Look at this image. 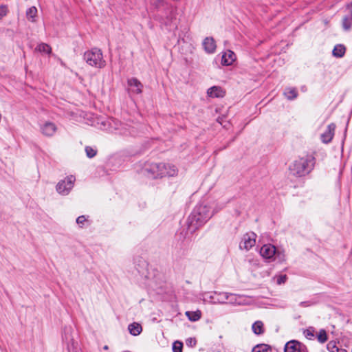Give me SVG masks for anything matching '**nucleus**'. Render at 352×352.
<instances>
[{
  "instance_id": "f257e3e1",
  "label": "nucleus",
  "mask_w": 352,
  "mask_h": 352,
  "mask_svg": "<svg viewBox=\"0 0 352 352\" xmlns=\"http://www.w3.org/2000/svg\"><path fill=\"white\" fill-rule=\"evenodd\" d=\"M316 158L313 155H306L295 160L289 166L291 175L302 177L309 175L314 168Z\"/></svg>"
},
{
  "instance_id": "f03ea898",
  "label": "nucleus",
  "mask_w": 352,
  "mask_h": 352,
  "mask_svg": "<svg viewBox=\"0 0 352 352\" xmlns=\"http://www.w3.org/2000/svg\"><path fill=\"white\" fill-rule=\"evenodd\" d=\"M142 172L148 178L157 179L166 176L173 177L176 175L177 169L174 165L149 163L144 166Z\"/></svg>"
},
{
  "instance_id": "7ed1b4c3",
  "label": "nucleus",
  "mask_w": 352,
  "mask_h": 352,
  "mask_svg": "<svg viewBox=\"0 0 352 352\" xmlns=\"http://www.w3.org/2000/svg\"><path fill=\"white\" fill-rule=\"evenodd\" d=\"M213 215L210 208L204 204L197 205L188 219L190 229L195 230L208 221Z\"/></svg>"
},
{
  "instance_id": "20e7f679",
  "label": "nucleus",
  "mask_w": 352,
  "mask_h": 352,
  "mask_svg": "<svg viewBox=\"0 0 352 352\" xmlns=\"http://www.w3.org/2000/svg\"><path fill=\"white\" fill-rule=\"evenodd\" d=\"M84 60L89 65L96 68L101 69L106 65L102 51L96 47L85 52Z\"/></svg>"
},
{
  "instance_id": "39448f33",
  "label": "nucleus",
  "mask_w": 352,
  "mask_h": 352,
  "mask_svg": "<svg viewBox=\"0 0 352 352\" xmlns=\"http://www.w3.org/2000/svg\"><path fill=\"white\" fill-rule=\"evenodd\" d=\"M104 129L108 130L111 133H119L126 135L131 133L129 128L126 124H124L116 119H111L107 122H102Z\"/></svg>"
},
{
  "instance_id": "423d86ee",
  "label": "nucleus",
  "mask_w": 352,
  "mask_h": 352,
  "mask_svg": "<svg viewBox=\"0 0 352 352\" xmlns=\"http://www.w3.org/2000/svg\"><path fill=\"white\" fill-rule=\"evenodd\" d=\"M214 294L215 295V302L219 304L224 303H230V304H238L240 305L241 302L238 301V298H240L239 296H237L234 294L227 293V292H214Z\"/></svg>"
},
{
  "instance_id": "0eeeda50",
  "label": "nucleus",
  "mask_w": 352,
  "mask_h": 352,
  "mask_svg": "<svg viewBox=\"0 0 352 352\" xmlns=\"http://www.w3.org/2000/svg\"><path fill=\"white\" fill-rule=\"evenodd\" d=\"M76 178L73 175L67 177L65 179L60 180L56 185V190L63 195H68L74 187Z\"/></svg>"
},
{
  "instance_id": "6e6552de",
  "label": "nucleus",
  "mask_w": 352,
  "mask_h": 352,
  "mask_svg": "<svg viewBox=\"0 0 352 352\" xmlns=\"http://www.w3.org/2000/svg\"><path fill=\"white\" fill-rule=\"evenodd\" d=\"M256 234L254 232H248L243 235L242 240L239 244L241 250L248 251L256 244Z\"/></svg>"
},
{
  "instance_id": "1a4fd4ad",
  "label": "nucleus",
  "mask_w": 352,
  "mask_h": 352,
  "mask_svg": "<svg viewBox=\"0 0 352 352\" xmlns=\"http://www.w3.org/2000/svg\"><path fill=\"white\" fill-rule=\"evenodd\" d=\"M285 352H308V351L305 344L296 340H291L285 344Z\"/></svg>"
},
{
  "instance_id": "9d476101",
  "label": "nucleus",
  "mask_w": 352,
  "mask_h": 352,
  "mask_svg": "<svg viewBox=\"0 0 352 352\" xmlns=\"http://www.w3.org/2000/svg\"><path fill=\"white\" fill-rule=\"evenodd\" d=\"M336 130V124L331 123L327 126V129L320 135V140L324 144H329L331 142Z\"/></svg>"
},
{
  "instance_id": "9b49d317",
  "label": "nucleus",
  "mask_w": 352,
  "mask_h": 352,
  "mask_svg": "<svg viewBox=\"0 0 352 352\" xmlns=\"http://www.w3.org/2000/svg\"><path fill=\"white\" fill-rule=\"evenodd\" d=\"M276 253V249L275 246L272 244H265L263 245L260 250V254L267 260L272 259Z\"/></svg>"
},
{
  "instance_id": "f8f14e48",
  "label": "nucleus",
  "mask_w": 352,
  "mask_h": 352,
  "mask_svg": "<svg viewBox=\"0 0 352 352\" xmlns=\"http://www.w3.org/2000/svg\"><path fill=\"white\" fill-rule=\"evenodd\" d=\"M128 86L129 87V90L133 94H140L142 91L143 85L135 78H131L127 81Z\"/></svg>"
},
{
  "instance_id": "ddd939ff",
  "label": "nucleus",
  "mask_w": 352,
  "mask_h": 352,
  "mask_svg": "<svg viewBox=\"0 0 352 352\" xmlns=\"http://www.w3.org/2000/svg\"><path fill=\"white\" fill-rule=\"evenodd\" d=\"M56 126L54 123L46 122L41 126V131L45 136H52L56 131Z\"/></svg>"
},
{
  "instance_id": "4468645a",
  "label": "nucleus",
  "mask_w": 352,
  "mask_h": 352,
  "mask_svg": "<svg viewBox=\"0 0 352 352\" xmlns=\"http://www.w3.org/2000/svg\"><path fill=\"white\" fill-rule=\"evenodd\" d=\"M204 49L208 54H212L216 50V43L212 37H206L203 41Z\"/></svg>"
},
{
  "instance_id": "2eb2a0df",
  "label": "nucleus",
  "mask_w": 352,
  "mask_h": 352,
  "mask_svg": "<svg viewBox=\"0 0 352 352\" xmlns=\"http://www.w3.org/2000/svg\"><path fill=\"white\" fill-rule=\"evenodd\" d=\"M235 59H236L235 54L231 50H228V51L225 52L222 56L221 63L223 65L228 66V65H232L234 63V61L235 60Z\"/></svg>"
},
{
  "instance_id": "dca6fc26",
  "label": "nucleus",
  "mask_w": 352,
  "mask_h": 352,
  "mask_svg": "<svg viewBox=\"0 0 352 352\" xmlns=\"http://www.w3.org/2000/svg\"><path fill=\"white\" fill-rule=\"evenodd\" d=\"M207 94L211 98H223L225 96V91L218 86H213L207 91Z\"/></svg>"
},
{
  "instance_id": "f3484780",
  "label": "nucleus",
  "mask_w": 352,
  "mask_h": 352,
  "mask_svg": "<svg viewBox=\"0 0 352 352\" xmlns=\"http://www.w3.org/2000/svg\"><path fill=\"white\" fill-rule=\"evenodd\" d=\"M72 328L71 327H65L63 329V340L67 344L68 351H70L69 344H73L74 339L72 336Z\"/></svg>"
},
{
  "instance_id": "a211bd4d",
  "label": "nucleus",
  "mask_w": 352,
  "mask_h": 352,
  "mask_svg": "<svg viewBox=\"0 0 352 352\" xmlns=\"http://www.w3.org/2000/svg\"><path fill=\"white\" fill-rule=\"evenodd\" d=\"M199 298L204 302L216 304L214 292H204L200 294Z\"/></svg>"
},
{
  "instance_id": "6ab92c4d",
  "label": "nucleus",
  "mask_w": 352,
  "mask_h": 352,
  "mask_svg": "<svg viewBox=\"0 0 352 352\" xmlns=\"http://www.w3.org/2000/svg\"><path fill=\"white\" fill-rule=\"evenodd\" d=\"M345 52H346L345 47L342 44H338L334 47V48L332 51V54H333V56L335 57L342 58L344 56Z\"/></svg>"
},
{
  "instance_id": "aec40b11",
  "label": "nucleus",
  "mask_w": 352,
  "mask_h": 352,
  "mask_svg": "<svg viewBox=\"0 0 352 352\" xmlns=\"http://www.w3.org/2000/svg\"><path fill=\"white\" fill-rule=\"evenodd\" d=\"M129 333L133 336H138L142 331V326L137 322H133L128 327Z\"/></svg>"
},
{
  "instance_id": "412c9836",
  "label": "nucleus",
  "mask_w": 352,
  "mask_h": 352,
  "mask_svg": "<svg viewBox=\"0 0 352 352\" xmlns=\"http://www.w3.org/2000/svg\"><path fill=\"white\" fill-rule=\"evenodd\" d=\"M284 95L288 100H294L297 98L298 92L296 88L288 87L284 91Z\"/></svg>"
},
{
  "instance_id": "4be33fe9",
  "label": "nucleus",
  "mask_w": 352,
  "mask_h": 352,
  "mask_svg": "<svg viewBox=\"0 0 352 352\" xmlns=\"http://www.w3.org/2000/svg\"><path fill=\"white\" fill-rule=\"evenodd\" d=\"M186 316L188 317L189 320L195 322L201 318V312L199 310L196 311H188L186 312Z\"/></svg>"
},
{
  "instance_id": "5701e85b",
  "label": "nucleus",
  "mask_w": 352,
  "mask_h": 352,
  "mask_svg": "<svg viewBox=\"0 0 352 352\" xmlns=\"http://www.w3.org/2000/svg\"><path fill=\"white\" fill-rule=\"evenodd\" d=\"M252 329L255 334L261 335L263 333V324L261 321H256L252 324Z\"/></svg>"
},
{
  "instance_id": "b1692460",
  "label": "nucleus",
  "mask_w": 352,
  "mask_h": 352,
  "mask_svg": "<svg viewBox=\"0 0 352 352\" xmlns=\"http://www.w3.org/2000/svg\"><path fill=\"white\" fill-rule=\"evenodd\" d=\"M37 14V9L35 6H32L28 9L26 11V16L28 19V20H30L32 21H34V18L36 16Z\"/></svg>"
},
{
  "instance_id": "393cba45",
  "label": "nucleus",
  "mask_w": 352,
  "mask_h": 352,
  "mask_svg": "<svg viewBox=\"0 0 352 352\" xmlns=\"http://www.w3.org/2000/svg\"><path fill=\"white\" fill-rule=\"evenodd\" d=\"M352 25V19L350 16H344L342 19V27L344 30H350Z\"/></svg>"
},
{
  "instance_id": "a878e982",
  "label": "nucleus",
  "mask_w": 352,
  "mask_h": 352,
  "mask_svg": "<svg viewBox=\"0 0 352 352\" xmlns=\"http://www.w3.org/2000/svg\"><path fill=\"white\" fill-rule=\"evenodd\" d=\"M317 339L319 342L320 343H324L327 341L328 337L326 333V331L324 329H320L318 336Z\"/></svg>"
},
{
  "instance_id": "bb28decb",
  "label": "nucleus",
  "mask_w": 352,
  "mask_h": 352,
  "mask_svg": "<svg viewBox=\"0 0 352 352\" xmlns=\"http://www.w3.org/2000/svg\"><path fill=\"white\" fill-rule=\"evenodd\" d=\"M36 50H38L39 52H44V53H50L51 52V47L49 45L46 44V43H41L39 44L37 47H36Z\"/></svg>"
},
{
  "instance_id": "cd10ccee",
  "label": "nucleus",
  "mask_w": 352,
  "mask_h": 352,
  "mask_svg": "<svg viewBox=\"0 0 352 352\" xmlns=\"http://www.w3.org/2000/svg\"><path fill=\"white\" fill-rule=\"evenodd\" d=\"M269 346L267 344H258L254 346L252 351V352H265L268 350Z\"/></svg>"
},
{
  "instance_id": "c85d7f7f",
  "label": "nucleus",
  "mask_w": 352,
  "mask_h": 352,
  "mask_svg": "<svg viewBox=\"0 0 352 352\" xmlns=\"http://www.w3.org/2000/svg\"><path fill=\"white\" fill-rule=\"evenodd\" d=\"M86 155L89 158H92L96 155L97 151L93 147L86 146L85 147Z\"/></svg>"
},
{
  "instance_id": "c756f323",
  "label": "nucleus",
  "mask_w": 352,
  "mask_h": 352,
  "mask_svg": "<svg viewBox=\"0 0 352 352\" xmlns=\"http://www.w3.org/2000/svg\"><path fill=\"white\" fill-rule=\"evenodd\" d=\"M183 343L179 341H175L173 344V352H182Z\"/></svg>"
},
{
  "instance_id": "7c9ffc66",
  "label": "nucleus",
  "mask_w": 352,
  "mask_h": 352,
  "mask_svg": "<svg viewBox=\"0 0 352 352\" xmlns=\"http://www.w3.org/2000/svg\"><path fill=\"white\" fill-rule=\"evenodd\" d=\"M305 336L309 340H312L314 338V329L310 327L304 331Z\"/></svg>"
},
{
  "instance_id": "2f4dec72",
  "label": "nucleus",
  "mask_w": 352,
  "mask_h": 352,
  "mask_svg": "<svg viewBox=\"0 0 352 352\" xmlns=\"http://www.w3.org/2000/svg\"><path fill=\"white\" fill-rule=\"evenodd\" d=\"M327 349L330 352H337L338 347L335 342L331 341L327 344Z\"/></svg>"
},
{
  "instance_id": "473e14b6",
  "label": "nucleus",
  "mask_w": 352,
  "mask_h": 352,
  "mask_svg": "<svg viewBox=\"0 0 352 352\" xmlns=\"http://www.w3.org/2000/svg\"><path fill=\"white\" fill-rule=\"evenodd\" d=\"M86 221L87 219L84 215L79 216L76 219V223L80 226V228H82L84 223L86 222Z\"/></svg>"
},
{
  "instance_id": "72a5a7b5",
  "label": "nucleus",
  "mask_w": 352,
  "mask_h": 352,
  "mask_svg": "<svg viewBox=\"0 0 352 352\" xmlns=\"http://www.w3.org/2000/svg\"><path fill=\"white\" fill-rule=\"evenodd\" d=\"M8 8L6 6H0V19L7 14Z\"/></svg>"
},
{
  "instance_id": "f704fd0d",
  "label": "nucleus",
  "mask_w": 352,
  "mask_h": 352,
  "mask_svg": "<svg viewBox=\"0 0 352 352\" xmlns=\"http://www.w3.org/2000/svg\"><path fill=\"white\" fill-rule=\"evenodd\" d=\"M287 276L285 274L284 275H280L279 276L278 278H277V283L278 285H281V284H283L286 282L287 280Z\"/></svg>"
},
{
  "instance_id": "c9c22d12",
  "label": "nucleus",
  "mask_w": 352,
  "mask_h": 352,
  "mask_svg": "<svg viewBox=\"0 0 352 352\" xmlns=\"http://www.w3.org/2000/svg\"><path fill=\"white\" fill-rule=\"evenodd\" d=\"M166 2L164 0H155L154 2H153V6L156 8H160L161 6H164L165 5Z\"/></svg>"
},
{
  "instance_id": "e433bc0d",
  "label": "nucleus",
  "mask_w": 352,
  "mask_h": 352,
  "mask_svg": "<svg viewBox=\"0 0 352 352\" xmlns=\"http://www.w3.org/2000/svg\"><path fill=\"white\" fill-rule=\"evenodd\" d=\"M187 344H191L192 342H193V344L195 345L196 344V340L192 338H189L186 340Z\"/></svg>"
},
{
  "instance_id": "4c0bfd02",
  "label": "nucleus",
  "mask_w": 352,
  "mask_h": 352,
  "mask_svg": "<svg viewBox=\"0 0 352 352\" xmlns=\"http://www.w3.org/2000/svg\"><path fill=\"white\" fill-rule=\"evenodd\" d=\"M337 352H348V351H347L346 350H345V349H340L338 348V351H337Z\"/></svg>"
},
{
  "instance_id": "58836bf2",
  "label": "nucleus",
  "mask_w": 352,
  "mask_h": 352,
  "mask_svg": "<svg viewBox=\"0 0 352 352\" xmlns=\"http://www.w3.org/2000/svg\"><path fill=\"white\" fill-rule=\"evenodd\" d=\"M305 304H306V302H301L300 303V306H305Z\"/></svg>"
},
{
  "instance_id": "ea45409f",
  "label": "nucleus",
  "mask_w": 352,
  "mask_h": 352,
  "mask_svg": "<svg viewBox=\"0 0 352 352\" xmlns=\"http://www.w3.org/2000/svg\"><path fill=\"white\" fill-rule=\"evenodd\" d=\"M103 349L104 350H108L109 349V346L107 345H105V346H104Z\"/></svg>"
}]
</instances>
